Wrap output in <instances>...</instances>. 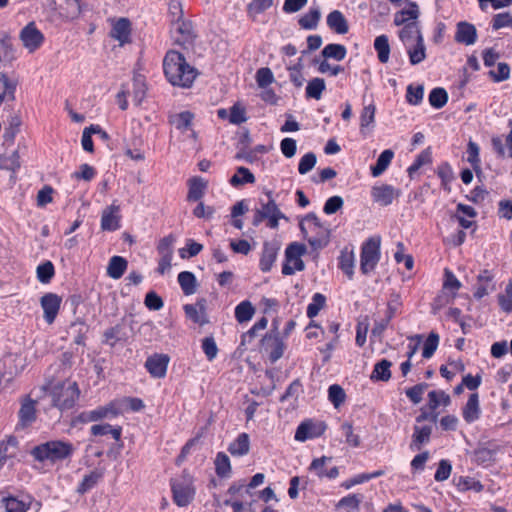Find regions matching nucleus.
<instances>
[{
    "mask_svg": "<svg viewBox=\"0 0 512 512\" xmlns=\"http://www.w3.org/2000/svg\"><path fill=\"white\" fill-rule=\"evenodd\" d=\"M20 167L18 151H13L10 155L0 156V169L15 172Z\"/></svg>",
    "mask_w": 512,
    "mask_h": 512,
    "instance_id": "53",
    "label": "nucleus"
},
{
    "mask_svg": "<svg viewBox=\"0 0 512 512\" xmlns=\"http://www.w3.org/2000/svg\"><path fill=\"white\" fill-rule=\"evenodd\" d=\"M462 415L467 423H472L480 417L479 396L472 393L463 408Z\"/></svg>",
    "mask_w": 512,
    "mask_h": 512,
    "instance_id": "26",
    "label": "nucleus"
},
{
    "mask_svg": "<svg viewBox=\"0 0 512 512\" xmlns=\"http://www.w3.org/2000/svg\"><path fill=\"white\" fill-rule=\"evenodd\" d=\"M279 247L270 242H265L263 245V251L260 259V269L263 272H268L271 270L277 254H278Z\"/></svg>",
    "mask_w": 512,
    "mask_h": 512,
    "instance_id": "22",
    "label": "nucleus"
},
{
    "mask_svg": "<svg viewBox=\"0 0 512 512\" xmlns=\"http://www.w3.org/2000/svg\"><path fill=\"white\" fill-rule=\"evenodd\" d=\"M374 49L377 52L378 60L381 63H387L390 56V45L386 35L377 36L374 40Z\"/></svg>",
    "mask_w": 512,
    "mask_h": 512,
    "instance_id": "35",
    "label": "nucleus"
},
{
    "mask_svg": "<svg viewBox=\"0 0 512 512\" xmlns=\"http://www.w3.org/2000/svg\"><path fill=\"white\" fill-rule=\"evenodd\" d=\"M17 440L15 437H10L6 442L0 444V467L4 464L7 458L12 457L15 454L17 447Z\"/></svg>",
    "mask_w": 512,
    "mask_h": 512,
    "instance_id": "54",
    "label": "nucleus"
},
{
    "mask_svg": "<svg viewBox=\"0 0 512 512\" xmlns=\"http://www.w3.org/2000/svg\"><path fill=\"white\" fill-rule=\"evenodd\" d=\"M299 226L303 236L314 250L322 249L328 245L331 231L315 213L307 214Z\"/></svg>",
    "mask_w": 512,
    "mask_h": 512,
    "instance_id": "2",
    "label": "nucleus"
},
{
    "mask_svg": "<svg viewBox=\"0 0 512 512\" xmlns=\"http://www.w3.org/2000/svg\"><path fill=\"white\" fill-rule=\"evenodd\" d=\"M63 15L68 19H76L83 12V5L80 0H64V5H60Z\"/></svg>",
    "mask_w": 512,
    "mask_h": 512,
    "instance_id": "44",
    "label": "nucleus"
},
{
    "mask_svg": "<svg viewBox=\"0 0 512 512\" xmlns=\"http://www.w3.org/2000/svg\"><path fill=\"white\" fill-rule=\"evenodd\" d=\"M250 441L247 433H241L234 442L229 445V452L235 456H243L249 452Z\"/></svg>",
    "mask_w": 512,
    "mask_h": 512,
    "instance_id": "33",
    "label": "nucleus"
},
{
    "mask_svg": "<svg viewBox=\"0 0 512 512\" xmlns=\"http://www.w3.org/2000/svg\"><path fill=\"white\" fill-rule=\"evenodd\" d=\"M168 363V355L154 354L148 357L145 367L154 378H163L166 375Z\"/></svg>",
    "mask_w": 512,
    "mask_h": 512,
    "instance_id": "16",
    "label": "nucleus"
},
{
    "mask_svg": "<svg viewBox=\"0 0 512 512\" xmlns=\"http://www.w3.org/2000/svg\"><path fill=\"white\" fill-rule=\"evenodd\" d=\"M392 363L387 359H382L374 365L370 379L372 381L387 382L391 378Z\"/></svg>",
    "mask_w": 512,
    "mask_h": 512,
    "instance_id": "29",
    "label": "nucleus"
},
{
    "mask_svg": "<svg viewBox=\"0 0 512 512\" xmlns=\"http://www.w3.org/2000/svg\"><path fill=\"white\" fill-rule=\"evenodd\" d=\"M426 48L422 35H419L418 41L414 47L408 49L409 60L412 65L421 63L426 58Z\"/></svg>",
    "mask_w": 512,
    "mask_h": 512,
    "instance_id": "36",
    "label": "nucleus"
},
{
    "mask_svg": "<svg viewBox=\"0 0 512 512\" xmlns=\"http://www.w3.org/2000/svg\"><path fill=\"white\" fill-rule=\"evenodd\" d=\"M419 35L422 34L417 22H410L405 24L404 27L399 32V38L405 45L409 44L414 39L417 42Z\"/></svg>",
    "mask_w": 512,
    "mask_h": 512,
    "instance_id": "40",
    "label": "nucleus"
},
{
    "mask_svg": "<svg viewBox=\"0 0 512 512\" xmlns=\"http://www.w3.org/2000/svg\"><path fill=\"white\" fill-rule=\"evenodd\" d=\"M20 40L23 46L30 52L36 51L44 41L43 33L36 27L34 22L28 23L20 32Z\"/></svg>",
    "mask_w": 512,
    "mask_h": 512,
    "instance_id": "9",
    "label": "nucleus"
},
{
    "mask_svg": "<svg viewBox=\"0 0 512 512\" xmlns=\"http://www.w3.org/2000/svg\"><path fill=\"white\" fill-rule=\"evenodd\" d=\"M321 19V9L319 6H313L307 13L298 19V24L302 29L315 30Z\"/></svg>",
    "mask_w": 512,
    "mask_h": 512,
    "instance_id": "25",
    "label": "nucleus"
},
{
    "mask_svg": "<svg viewBox=\"0 0 512 512\" xmlns=\"http://www.w3.org/2000/svg\"><path fill=\"white\" fill-rule=\"evenodd\" d=\"M36 402L29 397L25 398L22 402L20 410H19V420L22 426H26L33 422L36 418Z\"/></svg>",
    "mask_w": 512,
    "mask_h": 512,
    "instance_id": "28",
    "label": "nucleus"
},
{
    "mask_svg": "<svg viewBox=\"0 0 512 512\" xmlns=\"http://www.w3.org/2000/svg\"><path fill=\"white\" fill-rule=\"evenodd\" d=\"M428 398H429V407L433 411L435 409H437L440 404H443L444 406H447L450 404V396L442 390L430 391L428 393Z\"/></svg>",
    "mask_w": 512,
    "mask_h": 512,
    "instance_id": "51",
    "label": "nucleus"
},
{
    "mask_svg": "<svg viewBox=\"0 0 512 512\" xmlns=\"http://www.w3.org/2000/svg\"><path fill=\"white\" fill-rule=\"evenodd\" d=\"M80 391L76 382H61L53 386L51 397L53 406L64 411L74 407Z\"/></svg>",
    "mask_w": 512,
    "mask_h": 512,
    "instance_id": "4",
    "label": "nucleus"
},
{
    "mask_svg": "<svg viewBox=\"0 0 512 512\" xmlns=\"http://www.w3.org/2000/svg\"><path fill=\"white\" fill-rule=\"evenodd\" d=\"M438 345H439V335L435 332H431L424 343V347H423V351H422L423 358H425V359L431 358L433 356V354L435 353Z\"/></svg>",
    "mask_w": 512,
    "mask_h": 512,
    "instance_id": "58",
    "label": "nucleus"
},
{
    "mask_svg": "<svg viewBox=\"0 0 512 512\" xmlns=\"http://www.w3.org/2000/svg\"><path fill=\"white\" fill-rule=\"evenodd\" d=\"M325 81L322 78H313L310 80L306 87V96L319 100L322 97V93L325 90Z\"/></svg>",
    "mask_w": 512,
    "mask_h": 512,
    "instance_id": "45",
    "label": "nucleus"
},
{
    "mask_svg": "<svg viewBox=\"0 0 512 512\" xmlns=\"http://www.w3.org/2000/svg\"><path fill=\"white\" fill-rule=\"evenodd\" d=\"M498 303L504 312L509 313L512 311V283L511 282L506 286L505 292L503 294L498 295Z\"/></svg>",
    "mask_w": 512,
    "mask_h": 512,
    "instance_id": "64",
    "label": "nucleus"
},
{
    "mask_svg": "<svg viewBox=\"0 0 512 512\" xmlns=\"http://www.w3.org/2000/svg\"><path fill=\"white\" fill-rule=\"evenodd\" d=\"M255 313V309L251 302L243 301L235 308V318L239 323L249 321Z\"/></svg>",
    "mask_w": 512,
    "mask_h": 512,
    "instance_id": "46",
    "label": "nucleus"
},
{
    "mask_svg": "<svg viewBox=\"0 0 512 512\" xmlns=\"http://www.w3.org/2000/svg\"><path fill=\"white\" fill-rule=\"evenodd\" d=\"M454 39L457 43L464 44L466 46L475 44L477 40V29L475 25L466 21L458 22L456 25Z\"/></svg>",
    "mask_w": 512,
    "mask_h": 512,
    "instance_id": "14",
    "label": "nucleus"
},
{
    "mask_svg": "<svg viewBox=\"0 0 512 512\" xmlns=\"http://www.w3.org/2000/svg\"><path fill=\"white\" fill-rule=\"evenodd\" d=\"M328 397L333 405L338 408L342 403H344L346 395L344 389L340 385L333 384L328 389Z\"/></svg>",
    "mask_w": 512,
    "mask_h": 512,
    "instance_id": "63",
    "label": "nucleus"
},
{
    "mask_svg": "<svg viewBox=\"0 0 512 512\" xmlns=\"http://www.w3.org/2000/svg\"><path fill=\"white\" fill-rule=\"evenodd\" d=\"M171 489L173 500L179 507H186L194 500L195 487L193 478L188 474H183L179 478L172 479Z\"/></svg>",
    "mask_w": 512,
    "mask_h": 512,
    "instance_id": "6",
    "label": "nucleus"
},
{
    "mask_svg": "<svg viewBox=\"0 0 512 512\" xmlns=\"http://www.w3.org/2000/svg\"><path fill=\"white\" fill-rule=\"evenodd\" d=\"M254 182L255 176L248 168L243 166L238 167L236 173L229 180V183L234 187Z\"/></svg>",
    "mask_w": 512,
    "mask_h": 512,
    "instance_id": "41",
    "label": "nucleus"
},
{
    "mask_svg": "<svg viewBox=\"0 0 512 512\" xmlns=\"http://www.w3.org/2000/svg\"><path fill=\"white\" fill-rule=\"evenodd\" d=\"M326 426L323 423L315 424L312 421H303L296 429L295 440L305 442L308 439H313L321 436L325 431Z\"/></svg>",
    "mask_w": 512,
    "mask_h": 512,
    "instance_id": "12",
    "label": "nucleus"
},
{
    "mask_svg": "<svg viewBox=\"0 0 512 512\" xmlns=\"http://www.w3.org/2000/svg\"><path fill=\"white\" fill-rule=\"evenodd\" d=\"M104 338L111 346H114L116 342L123 340L125 338V333L123 332L122 325L116 324L115 326L107 329L104 332Z\"/></svg>",
    "mask_w": 512,
    "mask_h": 512,
    "instance_id": "59",
    "label": "nucleus"
},
{
    "mask_svg": "<svg viewBox=\"0 0 512 512\" xmlns=\"http://www.w3.org/2000/svg\"><path fill=\"white\" fill-rule=\"evenodd\" d=\"M74 451L72 444L63 441H48L33 448L31 454L38 461L51 462L68 458Z\"/></svg>",
    "mask_w": 512,
    "mask_h": 512,
    "instance_id": "3",
    "label": "nucleus"
},
{
    "mask_svg": "<svg viewBox=\"0 0 512 512\" xmlns=\"http://www.w3.org/2000/svg\"><path fill=\"white\" fill-rule=\"evenodd\" d=\"M362 496L351 494L343 497L337 504L338 508H345L348 512H355L359 509V505L362 501Z\"/></svg>",
    "mask_w": 512,
    "mask_h": 512,
    "instance_id": "57",
    "label": "nucleus"
},
{
    "mask_svg": "<svg viewBox=\"0 0 512 512\" xmlns=\"http://www.w3.org/2000/svg\"><path fill=\"white\" fill-rule=\"evenodd\" d=\"M306 252V247L303 244L293 242L289 244L285 250L286 262L282 267V273L284 275H293L295 271H302L305 268V264L301 259V256Z\"/></svg>",
    "mask_w": 512,
    "mask_h": 512,
    "instance_id": "8",
    "label": "nucleus"
},
{
    "mask_svg": "<svg viewBox=\"0 0 512 512\" xmlns=\"http://www.w3.org/2000/svg\"><path fill=\"white\" fill-rule=\"evenodd\" d=\"M380 237H370L362 245L360 255V270L363 274H369L377 266L380 260Z\"/></svg>",
    "mask_w": 512,
    "mask_h": 512,
    "instance_id": "7",
    "label": "nucleus"
},
{
    "mask_svg": "<svg viewBox=\"0 0 512 512\" xmlns=\"http://www.w3.org/2000/svg\"><path fill=\"white\" fill-rule=\"evenodd\" d=\"M376 107L373 104L366 105L360 116V130L364 132V129L374 123Z\"/></svg>",
    "mask_w": 512,
    "mask_h": 512,
    "instance_id": "61",
    "label": "nucleus"
},
{
    "mask_svg": "<svg viewBox=\"0 0 512 512\" xmlns=\"http://www.w3.org/2000/svg\"><path fill=\"white\" fill-rule=\"evenodd\" d=\"M6 512H26L28 503L16 497H7L2 500Z\"/></svg>",
    "mask_w": 512,
    "mask_h": 512,
    "instance_id": "55",
    "label": "nucleus"
},
{
    "mask_svg": "<svg viewBox=\"0 0 512 512\" xmlns=\"http://www.w3.org/2000/svg\"><path fill=\"white\" fill-rule=\"evenodd\" d=\"M263 347L269 351V359L272 363L278 361L284 353V343L278 332L266 335L263 340Z\"/></svg>",
    "mask_w": 512,
    "mask_h": 512,
    "instance_id": "13",
    "label": "nucleus"
},
{
    "mask_svg": "<svg viewBox=\"0 0 512 512\" xmlns=\"http://www.w3.org/2000/svg\"><path fill=\"white\" fill-rule=\"evenodd\" d=\"M91 434L94 436H103L111 434L115 440H119L122 434V428L120 426L113 427L110 424H96L90 429Z\"/></svg>",
    "mask_w": 512,
    "mask_h": 512,
    "instance_id": "42",
    "label": "nucleus"
},
{
    "mask_svg": "<svg viewBox=\"0 0 512 512\" xmlns=\"http://www.w3.org/2000/svg\"><path fill=\"white\" fill-rule=\"evenodd\" d=\"M326 297L321 293H315L312 302L307 307V316L312 319L316 317L319 311L325 306Z\"/></svg>",
    "mask_w": 512,
    "mask_h": 512,
    "instance_id": "56",
    "label": "nucleus"
},
{
    "mask_svg": "<svg viewBox=\"0 0 512 512\" xmlns=\"http://www.w3.org/2000/svg\"><path fill=\"white\" fill-rule=\"evenodd\" d=\"M128 266V262L121 256L111 257L108 267L107 274L112 279H119L123 276Z\"/></svg>",
    "mask_w": 512,
    "mask_h": 512,
    "instance_id": "30",
    "label": "nucleus"
},
{
    "mask_svg": "<svg viewBox=\"0 0 512 512\" xmlns=\"http://www.w3.org/2000/svg\"><path fill=\"white\" fill-rule=\"evenodd\" d=\"M322 56L326 59H335L341 61L346 57L347 50L342 44H328L321 52Z\"/></svg>",
    "mask_w": 512,
    "mask_h": 512,
    "instance_id": "43",
    "label": "nucleus"
},
{
    "mask_svg": "<svg viewBox=\"0 0 512 512\" xmlns=\"http://www.w3.org/2000/svg\"><path fill=\"white\" fill-rule=\"evenodd\" d=\"M163 69L167 80L173 86L188 88L197 76L196 69L186 62L183 54L175 50L166 53L163 60Z\"/></svg>",
    "mask_w": 512,
    "mask_h": 512,
    "instance_id": "1",
    "label": "nucleus"
},
{
    "mask_svg": "<svg viewBox=\"0 0 512 512\" xmlns=\"http://www.w3.org/2000/svg\"><path fill=\"white\" fill-rule=\"evenodd\" d=\"M37 278L41 283H49L55 270L52 262L46 261L37 267Z\"/></svg>",
    "mask_w": 512,
    "mask_h": 512,
    "instance_id": "60",
    "label": "nucleus"
},
{
    "mask_svg": "<svg viewBox=\"0 0 512 512\" xmlns=\"http://www.w3.org/2000/svg\"><path fill=\"white\" fill-rule=\"evenodd\" d=\"M61 297L54 293H46L40 299V304L44 312V320L48 324H52L59 312L61 305Z\"/></svg>",
    "mask_w": 512,
    "mask_h": 512,
    "instance_id": "11",
    "label": "nucleus"
},
{
    "mask_svg": "<svg viewBox=\"0 0 512 512\" xmlns=\"http://www.w3.org/2000/svg\"><path fill=\"white\" fill-rule=\"evenodd\" d=\"M373 200L381 206L390 205L395 198L400 195V191L396 190L393 186L382 184L374 186L371 191Z\"/></svg>",
    "mask_w": 512,
    "mask_h": 512,
    "instance_id": "15",
    "label": "nucleus"
},
{
    "mask_svg": "<svg viewBox=\"0 0 512 512\" xmlns=\"http://www.w3.org/2000/svg\"><path fill=\"white\" fill-rule=\"evenodd\" d=\"M21 119L18 115H11L8 119V126L5 127L3 133L4 143L12 144L15 136L19 132L21 126Z\"/></svg>",
    "mask_w": 512,
    "mask_h": 512,
    "instance_id": "37",
    "label": "nucleus"
},
{
    "mask_svg": "<svg viewBox=\"0 0 512 512\" xmlns=\"http://www.w3.org/2000/svg\"><path fill=\"white\" fill-rule=\"evenodd\" d=\"M93 413L94 415L91 419H95V421L115 418L122 413V401H110L108 404L94 409Z\"/></svg>",
    "mask_w": 512,
    "mask_h": 512,
    "instance_id": "18",
    "label": "nucleus"
},
{
    "mask_svg": "<svg viewBox=\"0 0 512 512\" xmlns=\"http://www.w3.org/2000/svg\"><path fill=\"white\" fill-rule=\"evenodd\" d=\"M131 24L127 18H120L112 27L110 35L121 45L130 41Z\"/></svg>",
    "mask_w": 512,
    "mask_h": 512,
    "instance_id": "20",
    "label": "nucleus"
},
{
    "mask_svg": "<svg viewBox=\"0 0 512 512\" xmlns=\"http://www.w3.org/2000/svg\"><path fill=\"white\" fill-rule=\"evenodd\" d=\"M17 81L10 79L6 73H0V105L3 101L15 100Z\"/></svg>",
    "mask_w": 512,
    "mask_h": 512,
    "instance_id": "24",
    "label": "nucleus"
},
{
    "mask_svg": "<svg viewBox=\"0 0 512 512\" xmlns=\"http://www.w3.org/2000/svg\"><path fill=\"white\" fill-rule=\"evenodd\" d=\"M327 25L337 34H346L349 31L348 22L339 10H333L328 14Z\"/></svg>",
    "mask_w": 512,
    "mask_h": 512,
    "instance_id": "23",
    "label": "nucleus"
},
{
    "mask_svg": "<svg viewBox=\"0 0 512 512\" xmlns=\"http://www.w3.org/2000/svg\"><path fill=\"white\" fill-rule=\"evenodd\" d=\"M491 144H492L493 150L501 158H504L506 156L505 146H507L508 156L510 158H512V130L507 135L505 144L503 143L502 139L498 136L492 138Z\"/></svg>",
    "mask_w": 512,
    "mask_h": 512,
    "instance_id": "38",
    "label": "nucleus"
},
{
    "mask_svg": "<svg viewBox=\"0 0 512 512\" xmlns=\"http://www.w3.org/2000/svg\"><path fill=\"white\" fill-rule=\"evenodd\" d=\"M448 102V93L444 88L437 87L431 90L429 94V103L432 107L440 109Z\"/></svg>",
    "mask_w": 512,
    "mask_h": 512,
    "instance_id": "47",
    "label": "nucleus"
},
{
    "mask_svg": "<svg viewBox=\"0 0 512 512\" xmlns=\"http://www.w3.org/2000/svg\"><path fill=\"white\" fill-rule=\"evenodd\" d=\"M147 87L143 76L137 75L133 78V100L140 105L146 96Z\"/></svg>",
    "mask_w": 512,
    "mask_h": 512,
    "instance_id": "50",
    "label": "nucleus"
},
{
    "mask_svg": "<svg viewBox=\"0 0 512 512\" xmlns=\"http://www.w3.org/2000/svg\"><path fill=\"white\" fill-rule=\"evenodd\" d=\"M178 283L185 295H192L197 290V280L190 271H182L178 274Z\"/></svg>",
    "mask_w": 512,
    "mask_h": 512,
    "instance_id": "31",
    "label": "nucleus"
},
{
    "mask_svg": "<svg viewBox=\"0 0 512 512\" xmlns=\"http://www.w3.org/2000/svg\"><path fill=\"white\" fill-rule=\"evenodd\" d=\"M120 207L115 204H111L106 207L101 216V228L104 231H115L120 227Z\"/></svg>",
    "mask_w": 512,
    "mask_h": 512,
    "instance_id": "17",
    "label": "nucleus"
},
{
    "mask_svg": "<svg viewBox=\"0 0 512 512\" xmlns=\"http://www.w3.org/2000/svg\"><path fill=\"white\" fill-rule=\"evenodd\" d=\"M267 201L260 199L261 208L256 209L253 217V226H258L263 220H268V226L276 229L280 219H286V216L280 211L278 205L272 197V192L267 191Z\"/></svg>",
    "mask_w": 512,
    "mask_h": 512,
    "instance_id": "5",
    "label": "nucleus"
},
{
    "mask_svg": "<svg viewBox=\"0 0 512 512\" xmlns=\"http://www.w3.org/2000/svg\"><path fill=\"white\" fill-rule=\"evenodd\" d=\"M394 157V152L391 149L384 150L378 157L376 164L371 166V174L373 177L380 176L390 165Z\"/></svg>",
    "mask_w": 512,
    "mask_h": 512,
    "instance_id": "32",
    "label": "nucleus"
},
{
    "mask_svg": "<svg viewBox=\"0 0 512 512\" xmlns=\"http://www.w3.org/2000/svg\"><path fill=\"white\" fill-rule=\"evenodd\" d=\"M424 95V87L422 85L413 86L410 84L407 87L406 99L411 105H418L422 102Z\"/></svg>",
    "mask_w": 512,
    "mask_h": 512,
    "instance_id": "62",
    "label": "nucleus"
},
{
    "mask_svg": "<svg viewBox=\"0 0 512 512\" xmlns=\"http://www.w3.org/2000/svg\"><path fill=\"white\" fill-rule=\"evenodd\" d=\"M0 49L2 50V55L0 56L3 61L11 62L15 60L16 51L11 42V37L6 32H0Z\"/></svg>",
    "mask_w": 512,
    "mask_h": 512,
    "instance_id": "39",
    "label": "nucleus"
},
{
    "mask_svg": "<svg viewBox=\"0 0 512 512\" xmlns=\"http://www.w3.org/2000/svg\"><path fill=\"white\" fill-rule=\"evenodd\" d=\"M354 266V253L352 251L342 252L339 257V267L348 276L349 279H352L354 275Z\"/></svg>",
    "mask_w": 512,
    "mask_h": 512,
    "instance_id": "49",
    "label": "nucleus"
},
{
    "mask_svg": "<svg viewBox=\"0 0 512 512\" xmlns=\"http://www.w3.org/2000/svg\"><path fill=\"white\" fill-rule=\"evenodd\" d=\"M188 186L189 190L187 200L190 202H196L204 196L208 182L203 178L196 176L189 179Z\"/></svg>",
    "mask_w": 512,
    "mask_h": 512,
    "instance_id": "21",
    "label": "nucleus"
},
{
    "mask_svg": "<svg viewBox=\"0 0 512 512\" xmlns=\"http://www.w3.org/2000/svg\"><path fill=\"white\" fill-rule=\"evenodd\" d=\"M432 430V425L419 426L418 424H416L413 428L410 449L420 450L423 445L428 444L430 442Z\"/></svg>",
    "mask_w": 512,
    "mask_h": 512,
    "instance_id": "19",
    "label": "nucleus"
},
{
    "mask_svg": "<svg viewBox=\"0 0 512 512\" xmlns=\"http://www.w3.org/2000/svg\"><path fill=\"white\" fill-rule=\"evenodd\" d=\"M103 477V471L99 469H95L91 471L89 474L85 475L77 488V492L80 494H84L91 490Z\"/></svg>",
    "mask_w": 512,
    "mask_h": 512,
    "instance_id": "34",
    "label": "nucleus"
},
{
    "mask_svg": "<svg viewBox=\"0 0 512 512\" xmlns=\"http://www.w3.org/2000/svg\"><path fill=\"white\" fill-rule=\"evenodd\" d=\"M215 470L216 474L219 477L225 478L230 475L231 472V464L229 457L223 453L219 452L215 459Z\"/></svg>",
    "mask_w": 512,
    "mask_h": 512,
    "instance_id": "48",
    "label": "nucleus"
},
{
    "mask_svg": "<svg viewBox=\"0 0 512 512\" xmlns=\"http://www.w3.org/2000/svg\"><path fill=\"white\" fill-rule=\"evenodd\" d=\"M479 151L478 144L470 140L467 146V161L471 164L477 175L481 173Z\"/></svg>",
    "mask_w": 512,
    "mask_h": 512,
    "instance_id": "52",
    "label": "nucleus"
},
{
    "mask_svg": "<svg viewBox=\"0 0 512 512\" xmlns=\"http://www.w3.org/2000/svg\"><path fill=\"white\" fill-rule=\"evenodd\" d=\"M25 366L24 358L17 354H7L3 357L2 376L6 381H12L23 372Z\"/></svg>",
    "mask_w": 512,
    "mask_h": 512,
    "instance_id": "10",
    "label": "nucleus"
},
{
    "mask_svg": "<svg viewBox=\"0 0 512 512\" xmlns=\"http://www.w3.org/2000/svg\"><path fill=\"white\" fill-rule=\"evenodd\" d=\"M194 114L190 111H183L178 114L171 115L169 118L170 124H172L177 130L184 133L191 130L192 121Z\"/></svg>",
    "mask_w": 512,
    "mask_h": 512,
    "instance_id": "27",
    "label": "nucleus"
}]
</instances>
